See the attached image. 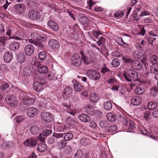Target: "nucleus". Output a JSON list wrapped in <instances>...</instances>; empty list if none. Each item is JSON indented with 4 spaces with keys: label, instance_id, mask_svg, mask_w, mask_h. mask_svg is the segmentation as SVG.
Here are the masks:
<instances>
[{
    "label": "nucleus",
    "instance_id": "f257e3e1",
    "mask_svg": "<svg viewBox=\"0 0 158 158\" xmlns=\"http://www.w3.org/2000/svg\"><path fill=\"white\" fill-rule=\"evenodd\" d=\"M123 75L128 81H136L138 80L137 72L132 69H130L124 72Z\"/></svg>",
    "mask_w": 158,
    "mask_h": 158
},
{
    "label": "nucleus",
    "instance_id": "f03ea898",
    "mask_svg": "<svg viewBox=\"0 0 158 158\" xmlns=\"http://www.w3.org/2000/svg\"><path fill=\"white\" fill-rule=\"evenodd\" d=\"M71 62L74 66L76 67H79L82 63L81 58L78 54H75L71 57Z\"/></svg>",
    "mask_w": 158,
    "mask_h": 158
},
{
    "label": "nucleus",
    "instance_id": "7ed1b4c3",
    "mask_svg": "<svg viewBox=\"0 0 158 158\" xmlns=\"http://www.w3.org/2000/svg\"><path fill=\"white\" fill-rule=\"evenodd\" d=\"M86 74L89 78L94 80L99 79L100 77V73L95 70H87L86 71Z\"/></svg>",
    "mask_w": 158,
    "mask_h": 158
},
{
    "label": "nucleus",
    "instance_id": "20e7f679",
    "mask_svg": "<svg viewBox=\"0 0 158 158\" xmlns=\"http://www.w3.org/2000/svg\"><path fill=\"white\" fill-rule=\"evenodd\" d=\"M46 84L45 81L43 80H40V82L35 81L33 83V89L37 92H40L45 87Z\"/></svg>",
    "mask_w": 158,
    "mask_h": 158
},
{
    "label": "nucleus",
    "instance_id": "39448f33",
    "mask_svg": "<svg viewBox=\"0 0 158 158\" xmlns=\"http://www.w3.org/2000/svg\"><path fill=\"white\" fill-rule=\"evenodd\" d=\"M27 15L29 19L33 21L39 19L40 17V13L33 10H29L28 12Z\"/></svg>",
    "mask_w": 158,
    "mask_h": 158
},
{
    "label": "nucleus",
    "instance_id": "423d86ee",
    "mask_svg": "<svg viewBox=\"0 0 158 158\" xmlns=\"http://www.w3.org/2000/svg\"><path fill=\"white\" fill-rule=\"evenodd\" d=\"M41 117L42 120L47 122L51 121L53 119L52 114L48 112H43L41 114Z\"/></svg>",
    "mask_w": 158,
    "mask_h": 158
},
{
    "label": "nucleus",
    "instance_id": "0eeeda50",
    "mask_svg": "<svg viewBox=\"0 0 158 158\" xmlns=\"http://www.w3.org/2000/svg\"><path fill=\"white\" fill-rule=\"evenodd\" d=\"M5 100L6 102L9 101L10 105L12 107L16 106L18 104V102L16 100L14 96L13 95L7 96Z\"/></svg>",
    "mask_w": 158,
    "mask_h": 158
},
{
    "label": "nucleus",
    "instance_id": "6e6552de",
    "mask_svg": "<svg viewBox=\"0 0 158 158\" xmlns=\"http://www.w3.org/2000/svg\"><path fill=\"white\" fill-rule=\"evenodd\" d=\"M14 8L17 11L18 13L22 14L25 11L26 7L23 3H21L15 5Z\"/></svg>",
    "mask_w": 158,
    "mask_h": 158
},
{
    "label": "nucleus",
    "instance_id": "1a4fd4ad",
    "mask_svg": "<svg viewBox=\"0 0 158 158\" xmlns=\"http://www.w3.org/2000/svg\"><path fill=\"white\" fill-rule=\"evenodd\" d=\"M81 59H83L84 63L85 64H88L93 61V58L91 55L88 54L85 56L81 51Z\"/></svg>",
    "mask_w": 158,
    "mask_h": 158
},
{
    "label": "nucleus",
    "instance_id": "9d476101",
    "mask_svg": "<svg viewBox=\"0 0 158 158\" xmlns=\"http://www.w3.org/2000/svg\"><path fill=\"white\" fill-rule=\"evenodd\" d=\"M34 51V47L31 44H29L25 46L24 48V51L26 55L27 56H31Z\"/></svg>",
    "mask_w": 158,
    "mask_h": 158
},
{
    "label": "nucleus",
    "instance_id": "9b49d317",
    "mask_svg": "<svg viewBox=\"0 0 158 158\" xmlns=\"http://www.w3.org/2000/svg\"><path fill=\"white\" fill-rule=\"evenodd\" d=\"M37 143V140L33 138H30L27 139L24 142V144L27 147H35Z\"/></svg>",
    "mask_w": 158,
    "mask_h": 158
},
{
    "label": "nucleus",
    "instance_id": "f8f14e48",
    "mask_svg": "<svg viewBox=\"0 0 158 158\" xmlns=\"http://www.w3.org/2000/svg\"><path fill=\"white\" fill-rule=\"evenodd\" d=\"M48 44L51 48L54 50L57 49L60 46L59 42L54 39H50L49 41Z\"/></svg>",
    "mask_w": 158,
    "mask_h": 158
},
{
    "label": "nucleus",
    "instance_id": "ddd939ff",
    "mask_svg": "<svg viewBox=\"0 0 158 158\" xmlns=\"http://www.w3.org/2000/svg\"><path fill=\"white\" fill-rule=\"evenodd\" d=\"M142 98L139 96H135L132 98L131 100V103L134 106H138L142 103Z\"/></svg>",
    "mask_w": 158,
    "mask_h": 158
},
{
    "label": "nucleus",
    "instance_id": "4468645a",
    "mask_svg": "<svg viewBox=\"0 0 158 158\" xmlns=\"http://www.w3.org/2000/svg\"><path fill=\"white\" fill-rule=\"evenodd\" d=\"M38 112V110L36 108L30 107L27 109V115L29 117H32L37 115Z\"/></svg>",
    "mask_w": 158,
    "mask_h": 158
},
{
    "label": "nucleus",
    "instance_id": "2eb2a0df",
    "mask_svg": "<svg viewBox=\"0 0 158 158\" xmlns=\"http://www.w3.org/2000/svg\"><path fill=\"white\" fill-rule=\"evenodd\" d=\"M132 65L135 69L140 70L143 68V61L139 60H134Z\"/></svg>",
    "mask_w": 158,
    "mask_h": 158
},
{
    "label": "nucleus",
    "instance_id": "dca6fc26",
    "mask_svg": "<svg viewBox=\"0 0 158 158\" xmlns=\"http://www.w3.org/2000/svg\"><path fill=\"white\" fill-rule=\"evenodd\" d=\"M13 57V54L11 52L6 51L3 56L4 61L6 63H9Z\"/></svg>",
    "mask_w": 158,
    "mask_h": 158
},
{
    "label": "nucleus",
    "instance_id": "f3484780",
    "mask_svg": "<svg viewBox=\"0 0 158 158\" xmlns=\"http://www.w3.org/2000/svg\"><path fill=\"white\" fill-rule=\"evenodd\" d=\"M90 98L91 102L96 103L99 100L100 98V96L98 94L93 93L90 94Z\"/></svg>",
    "mask_w": 158,
    "mask_h": 158
},
{
    "label": "nucleus",
    "instance_id": "a211bd4d",
    "mask_svg": "<svg viewBox=\"0 0 158 158\" xmlns=\"http://www.w3.org/2000/svg\"><path fill=\"white\" fill-rule=\"evenodd\" d=\"M20 45V43L18 42H12L9 45L10 49L13 51L16 50L19 48Z\"/></svg>",
    "mask_w": 158,
    "mask_h": 158
},
{
    "label": "nucleus",
    "instance_id": "6ab92c4d",
    "mask_svg": "<svg viewBox=\"0 0 158 158\" xmlns=\"http://www.w3.org/2000/svg\"><path fill=\"white\" fill-rule=\"evenodd\" d=\"M48 25L52 30H57L59 28L58 25L52 20H50L48 22Z\"/></svg>",
    "mask_w": 158,
    "mask_h": 158
},
{
    "label": "nucleus",
    "instance_id": "aec40b11",
    "mask_svg": "<svg viewBox=\"0 0 158 158\" xmlns=\"http://www.w3.org/2000/svg\"><path fill=\"white\" fill-rule=\"evenodd\" d=\"M37 71L41 73H46L48 72L47 67L45 66L40 65L37 67Z\"/></svg>",
    "mask_w": 158,
    "mask_h": 158
},
{
    "label": "nucleus",
    "instance_id": "412c9836",
    "mask_svg": "<svg viewBox=\"0 0 158 158\" xmlns=\"http://www.w3.org/2000/svg\"><path fill=\"white\" fill-rule=\"evenodd\" d=\"M25 56L23 53L20 52L17 55V60L19 63H23L25 61Z\"/></svg>",
    "mask_w": 158,
    "mask_h": 158
},
{
    "label": "nucleus",
    "instance_id": "4be33fe9",
    "mask_svg": "<svg viewBox=\"0 0 158 158\" xmlns=\"http://www.w3.org/2000/svg\"><path fill=\"white\" fill-rule=\"evenodd\" d=\"M145 91L144 88L140 86L136 87L134 90L135 94L137 95H141L143 94L144 93Z\"/></svg>",
    "mask_w": 158,
    "mask_h": 158
},
{
    "label": "nucleus",
    "instance_id": "5701e85b",
    "mask_svg": "<svg viewBox=\"0 0 158 158\" xmlns=\"http://www.w3.org/2000/svg\"><path fill=\"white\" fill-rule=\"evenodd\" d=\"M35 101V98L33 97H31L27 96L24 101H23V103L24 104L31 105Z\"/></svg>",
    "mask_w": 158,
    "mask_h": 158
},
{
    "label": "nucleus",
    "instance_id": "b1692460",
    "mask_svg": "<svg viewBox=\"0 0 158 158\" xmlns=\"http://www.w3.org/2000/svg\"><path fill=\"white\" fill-rule=\"evenodd\" d=\"M73 83L75 82L74 81H72ZM74 88L75 90L77 92H79L81 90L83 89V87L81 85L79 82L75 81V82L73 85Z\"/></svg>",
    "mask_w": 158,
    "mask_h": 158
},
{
    "label": "nucleus",
    "instance_id": "393cba45",
    "mask_svg": "<svg viewBox=\"0 0 158 158\" xmlns=\"http://www.w3.org/2000/svg\"><path fill=\"white\" fill-rule=\"evenodd\" d=\"M79 22L83 25L86 24L88 22V20L87 18L83 14L80 15L79 18Z\"/></svg>",
    "mask_w": 158,
    "mask_h": 158
},
{
    "label": "nucleus",
    "instance_id": "a878e982",
    "mask_svg": "<svg viewBox=\"0 0 158 158\" xmlns=\"http://www.w3.org/2000/svg\"><path fill=\"white\" fill-rule=\"evenodd\" d=\"M78 118L81 121L84 122H88L90 119L89 116L85 114L80 115L78 116Z\"/></svg>",
    "mask_w": 158,
    "mask_h": 158
},
{
    "label": "nucleus",
    "instance_id": "bb28decb",
    "mask_svg": "<svg viewBox=\"0 0 158 158\" xmlns=\"http://www.w3.org/2000/svg\"><path fill=\"white\" fill-rule=\"evenodd\" d=\"M47 148L46 145L44 143H41L37 147V150L40 152H43L46 151Z\"/></svg>",
    "mask_w": 158,
    "mask_h": 158
},
{
    "label": "nucleus",
    "instance_id": "cd10ccee",
    "mask_svg": "<svg viewBox=\"0 0 158 158\" xmlns=\"http://www.w3.org/2000/svg\"><path fill=\"white\" fill-rule=\"evenodd\" d=\"M30 131L32 134L36 135L40 132V129L39 127L34 126L31 127Z\"/></svg>",
    "mask_w": 158,
    "mask_h": 158
},
{
    "label": "nucleus",
    "instance_id": "c85d7f7f",
    "mask_svg": "<svg viewBox=\"0 0 158 158\" xmlns=\"http://www.w3.org/2000/svg\"><path fill=\"white\" fill-rule=\"evenodd\" d=\"M151 62L153 65L156 64L158 65V56L156 55H153L150 58Z\"/></svg>",
    "mask_w": 158,
    "mask_h": 158
},
{
    "label": "nucleus",
    "instance_id": "c756f323",
    "mask_svg": "<svg viewBox=\"0 0 158 158\" xmlns=\"http://www.w3.org/2000/svg\"><path fill=\"white\" fill-rule=\"evenodd\" d=\"M112 103L109 101L105 102L104 103L103 107L105 109L107 110H110L112 108Z\"/></svg>",
    "mask_w": 158,
    "mask_h": 158
},
{
    "label": "nucleus",
    "instance_id": "7c9ffc66",
    "mask_svg": "<svg viewBox=\"0 0 158 158\" xmlns=\"http://www.w3.org/2000/svg\"><path fill=\"white\" fill-rule=\"evenodd\" d=\"M157 106L156 102H149L148 104V107L149 110H153L155 109Z\"/></svg>",
    "mask_w": 158,
    "mask_h": 158
},
{
    "label": "nucleus",
    "instance_id": "2f4dec72",
    "mask_svg": "<svg viewBox=\"0 0 158 158\" xmlns=\"http://www.w3.org/2000/svg\"><path fill=\"white\" fill-rule=\"evenodd\" d=\"M106 117L108 120L110 122L114 121L116 118L115 116L111 113L108 114L106 115Z\"/></svg>",
    "mask_w": 158,
    "mask_h": 158
},
{
    "label": "nucleus",
    "instance_id": "473e14b6",
    "mask_svg": "<svg viewBox=\"0 0 158 158\" xmlns=\"http://www.w3.org/2000/svg\"><path fill=\"white\" fill-rule=\"evenodd\" d=\"M27 94L21 91L19 93V98L21 100V102L22 103L23 102V101L27 98Z\"/></svg>",
    "mask_w": 158,
    "mask_h": 158
},
{
    "label": "nucleus",
    "instance_id": "72a5a7b5",
    "mask_svg": "<svg viewBox=\"0 0 158 158\" xmlns=\"http://www.w3.org/2000/svg\"><path fill=\"white\" fill-rule=\"evenodd\" d=\"M80 143L82 145L86 146L90 143V141L88 139L84 138L80 140Z\"/></svg>",
    "mask_w": 158,
    "mask_h": 158
},
{
    "label": "nucleus",
    "instance_id": "f704fd0d",
    "mask_svg": "<svg viewBox=\"0 0 158 158\" xmlns=\"http://www.w3.org/2000/svg\"><path fill=\"white\" fill-rule=\"evenodd\" d=\"M101 72L103 74H110L112 73L111 71L109 69L107 68L105 65L103 67L101 70Z\"/></svg>",
    "mask_w": 158,
    "mask_h": 158
},
{
    "label": "nucleus",
    "instance_id": "c9c22d12",
    "mask_svg": "<svg viewBox=\"0 0 158 158\" xmlns=\"http://www.w3.org/2000/svg\"><path fill=\"white\" fill-rule=\"evenodd\" d=\"M69 88L68 87L66 88L63 91L62 95L63 98L64 99H67L69 96Z\"/></svg>",
    "mask_w": 158,
    "mask_h": 158
},
{
    "label": "nucleus",
    "instance_id": "e433bc0d",
    "mask_svg": "<svg viewBox=\"0 0 158 158\" xmlns=\"http://www.w3.org/2000/svg\"><path fill=\"white\" fill-rule=\"evenodd\" d=\"M124 13L121 11H118L114 15V17L116 19H118L124 15Z\"/></svg>",
    "mask_w": 158,
    "mask_h": 158
},
{
    "label": "nucleus",
    "instance_id": "4c0bfd02",
    "mask_svg": "<svg viewBox=\"0 0 158 158\" xmlns=\"http://www.w3.org/2000/svg\"><path fill=\"white\" fill-rule=\"evenodd\" d=\"M46 54L44 52H40L38 55V58L41 60H44L46 58Z\"/></svg>",
    "mask_w": 158,
    "mask_h": 158
},
{
    "label": "nucleus",
    "instance_id": "58836bf2",
    "mask_svg": "<svg viewBox=\"0 0 158 158\" xmlns=\"http://www.w3.org/2000/svg\"><path fill=\"white\" fill-rule=\"evenodd\" d=\"M66 144V141L64 139H62L60 140L58 143L57 146L60 148L64 147Z\"/></svg>",
    "mask_w": 158,
    "mask_h": 158
},
{
    "label": "nucleus",
    "instance_id": "ea45409f",
    "mask_svg": "<svg viewBox=\"0 0 158 158\" xmlns=\"http://www.w3.org/2000/svg\"><path fill=\"white\" fill-rule=\"evenodd\" d=\"M99 126L102 128H106L109 126V123L106 121H102L99 123Z\"/></svg>",
    "mask_w": 158,
    "mask_h": 158
},
{
    "label": "nucleus",
    "instance_id": "a19ab883",
    "mask_svg": "<svg viewBox=\"0 0 158 158\" xmlns=\"http://www.w3.org/2000/svg\"><path fill=\"white\" fill-rule=\"evenodd\" d=\"M111 64L113 67H117L119 65L120 62L118 59H113Z\"/></svg>",
    "mask_w": 158,
    "mask_h": 158
},
{
    "label": "nucleus",
    "instance_id": "79ce46f5",
    "mask_svg": "<svg viewBox=\"0 0 158 158\" xmlns=\"http://www.w3.org/2000/svg\"><path fill=\"white\" fill-rule=\"evenodd\" d=\"M122 60L123 62L126 64L131 63L132 65L134 60L128 57H123L122 58Z\"/></svg>",
    "mask_w": 158,
    "mask_h": 158
},
{
    "label": "nucleus",
    "instance_id": "37998d69",
    "mask_svg": "<svg viewBox=\"0 0 158 158\" xmlns=\"http://www.w3.org/2000/svg\"><path fill=\"white\" fill-rule=\"evenodd\" d=\"M83 156L82 151L81 150H78L74 154V158H81Z\"/></svg>",
    "mask_w": 158,
    "mask_h": 158
},
{
    "label": "nucleus",
    "instance_id": "c03bdc74",
    "mask_svg": "<svg viewBox=\"0 0 158 158\" xmlns=\"http://www.w3.org/2000/svg\"><path fill=\"white\" fill-rule=\"evenodd\" d=\"M15 119L17 122L20 123L24 119L25 116L23 115L17 116L15 117Z\"/></svg>",
    "mask_w": 158,
    "mask_h": 158
},
{
    "label": "nucleus",
    "instance_id": "a18cd8bd",
    "mask_svg": "<svg viewBox=\"0 0 158 158\" xmlns=\"http://www.w3.org/2000/svg\"><path fill=\"white\" fill-rule=\"evenodd\" d=\"M151 116V113L149 111H146L144 112L143 117L146 120H148Z\"/></svg>",
    "mask_w": 158,
    "mask_h": 158
},
{
    "label": "nucleus",
    "instance_id": "49530a36",
    "mask_svg": "<svg viewBox=\"0 0 158 158\" xmlns=\"http://www.w3.org/2000/svg\"><path fill=\"white\" fill-rule=\"evenodd\" d=\"M65 128V126L62 124L56 126V130L59 132L63 131H64Z\"/></svg>",
    "mask_w": 158,
    "mask_h": 158
},
{
    "label": "nucleus",
    "instance_id": "de8ad7c7",
    "mask_svg": "<svg viewBox=\"0 0 158 158\" xmlns=\"http://www.w3.org/2000/svg\"><path fill=\"white\" fill-rule=\"evenodd\" d=\"M117 126L116 125H114L110 127L108 129V131L111 132H114L117 131Z\"/></svg>",
    "mask_w": 158,
    "mask_h": 158
},
{
    "label": "nucleus",
    "instance_id": "09e8293b",
    "mask_svg": "<svg viewBox=\"0 0 158 158\" xmlns=\"http://www.w3.org/2000/svg\"><path fill=\"white\" fill-rule=\"evenodd\" d=\"M157 88L152 87L150 89V94L152 96H156Z\"/></svg>",
    "mask_w": 158,
    "mask_h": 158
},
{
    "label": "nucleus",
    "instance_id": "8fccbe9b",
    "mask_svg": "<svg viewBox=\"0 0 158 158\" xmlns=\"http://www.w3.org/2000/svg\"><path fill=\"white\" fill-rule=\"evenodd\" d=\"M35 45L39 49H43L44 48L43 44L40 42H35Z\"/></svg>",
    "mask_w": 158,
    "mask_h": 158
},
{
    "label": "nucleus",
    "instance_id": "3c124183",
    "mask_svg": "<svg viewBox=\"0 0 158 158\" xmlns=\"http://www.w3.org/2000/svg\"><path fill=\"white\" fill-rule=\"evenodd\" d=\"M52 132V131L51 130L46 129L43 131V135L44 136H47L51 134Z\"/></svg>",
    "mask_w": 158,
    "mask_h": 158
},
{
    "label": "nucleus",
    "instance_id": "603ef678",
    "mask_svg": "<svg viewBox=\"0 0 158 158\" xmlns=\"http://www.w3.org/2000/svg\"><path fill=\"white\" fill-rule=\"evenodd\" d=\"M105 40L103 37H100L99 38V40L97 42V43L98 46H100L101 44H103L105 43Z\"/></svg>",
    "mask_w": 158,
    "mask_h": 158
},
{
    "label": "nucleus",
    "instance_id": "864d4df0",
    "mask_svg": "<svg viewBox=\"0 0 158 158\" xmlns=\"http://www.w3.org/2000/svg\"><path fill=\"white\" fill-rule=\"evenodd\" d=\"M129 129L133 130L135 128V124L133 121L131 120H129Z\"/></svg>",
    "mask_w": 158,
    "mask_h": 158
},
{
    "label": "nucleus",
    "instance_id": "5fc2aeb1",
    "mask_svg": "<svg viewBox=\"0 0 158 158\" xmlns=\"http://www.w3.org/2000/svg\"><path fill=\"white\" fill-rule=\"evenodd\" d=\"M156 31V30H152L149 32V35L153 36L156 37L158 36V33Z\"/></svg>",
    "mask_w": 158,
    "mask_h": 158
},
{
    "label": "nucleus",
    "instance_id": "6e6d98bb",
    "mask_svg": "<svg viewBox=\"0 0 158 158\" xmlns=\"http://www.w3.org/2000/svg\"><path fill=\"white\" fill-rule=\"evenodd\" d=\"M53 136L57 139H59L63 137V134L62 133H57L54 132L53 134Z\"/></svg>",
    "mask_w": 158,
    "mask_h": 158
},
{
    "label": "nucleus",
    "instance_id": "4d7b16f0",
    "mask_svg": "<svg viewBox=\"0 0 158 158\" xmlns=\"http://www.w3.org/2000/svg\"><path fill=\"white\" fill-rule=\"evenodd\" d=\"M93 34L94 36L97 38L99 35L101 34V32L99 31V30H94Z\"/></svg>",
    "mask_w": 158,
    "mask_h": 158
},
{
    "label": "nucleus",
    "instance_id": "13d9d810",
    "mask_svg": "<svg viewBox=\"0 0 158 158\" xmlns=\"http://www.w3.org/2000/svg\"><path fill=\"white\" fill-rule=\"evenodd\" d=\"M150 71L151 73L156 74L158 73V68L152 67L151 68Z\"/></svg>",
    "mask_w": 158,
    "mask_h": 158
},
{
    "label": "nucleus",
    "instance_id": "bf43d9fd",
    "mask_svg": "<svg viewBox=\"0 0 158 158\" xmlns=\"http://www.w3.org/2000/svg\"><path fill=\"white\" fill-rule=\"evenodd\" d=\"M47 38L46 35H43L40 36L39 40L42 42H44L47 40Z\"/></svg>",
    "mask_w": 158,
    "mask_h": 158
},
{
    "label": "nucleus",
    "instance_id": "052dcab7",
    "mask_svg": "<svg viewBox=\"0 0 158 158\" xmlns=\"http://www.w3.org/2000/svg\"><path fill=\"white\" fill-rule=\"evenodd\" d=\"M77 124V123L74 121L73 120H71V121L70 120V126L72 127L73 128H75Z\"/></svg>",
    "mask_w": 158,
    "mask_h": 158
},
{
    "label": "nucleus",
    "instance_id": "680f3d73",
    "mask_svg": "<svg viewBox=\"0 0 158 158\" xmlns=\"http://www.w3.org/2000/svg\"><path fill=\"white\" fill-rule=\"evenodd\" d=\"M87 3L90 7H91L95 4V2L92 0H89L87 1Z\"/></svg>",
    "mask_w": 158,
    "mask_h": 158
},
{
    "label": "nucleus",
    "instance_id": "e2e57ef3",
    "mask_svg": "<svg viewBox=\"0 0 158 158\" xmlns=\"http://www.w3.org/2000/svg\"><path fill=\"white\" fill-rule=\"evenodd\" d=\"M89 126L93 128H95L96 127L97 124L95 122L92 121L90 122Z\"/></svg>",
    "mask_w": 158,
    "mask_h": 158
},
{
    "label": "nucleus",
    "instance_id": "0e129e2a",
    "mask_svg": "<svg viewBox=\"0 0 158 158\" xmlns=\"http://www.w3.org/2000/svg\"><path fill=\"white\" fill-rule=\"evenodd\" d=\"M142 133L144 135H147L148 136L150 137L151 138L155 140H157V139H158V138H157L150 134L147 133V132H146V133L143 132Z\"/></svg>",
    "mask_w": 158,
    "mask_h": 158
},
{
    "label": "nucleus",
    "instance_id": "69168bd1",
    "mask_svg": "<svg viewBox=\"0 0 158 158\" xmlns=\"http://www.w3.org/2000/svg\"><path fill=\"white\" fill-rule=\"evenodd\" d=\"M10 146L9 142H4L2 145V147L3 148H7Z\"/></svg>",
    "mask_w": 158,
    "mask_h": 158
},
{
    "label": "nucleus",
    "instance_id": "338daca9",
    "mask_svg": "<svg viewBox=\"0 0 158 158\" xmlns=\"http://www.w3.org/2000/svg\"><path fill=\"white\" fill-rule=\"evenodd\" d=\"M107 82L109 84H113L115 82V80L114 78H109L107 79Z\"/></svg>",
    "mask_w": 158,
    "mask_h": 158
},
{
    "label": "nucleus",
    "instance_id": "774afa93",
    "mask_svg": "<svg viewBox=\"0 0 158 158\" xmlns=\"http://www.w3.org/2000/svg\"><path fill=\"white\" fill-rule=\"evenodd\" d=\"M152 115L155 118L158 117V110L154 111L152 113Z\"/></svg>",
    "mask_w": 158,
    "mask_h": 158
}]
</instances>
